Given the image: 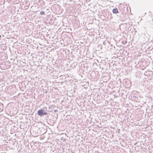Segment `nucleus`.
I'll use <instances>...</instances> for the list:
<instances>
[{"instance_id": "obj_10", "label": "nucleus", "mask_w": 153, "mask_h": 153, "mask_svg": "<svg viewBox=\"0 0 153 153\" xmlns=\"http://www.w3.org/2000/svg\"><path fill=\"white\" fill-rule=\"evenodd\" d=\"M2 70L4 69H2Z\"/></svg>"}, {"instance_id": "obj_9", "label": "nucleus", "mask_w": 153, "mask_h": 153, "mask_svg": "<svg viewBox=\"0 0 153 153\" xmlns=\"http://www.w3.org/2000/svg\"><path fill=\"white\" fill-rule=\"evenodd\" d=\"M1 37V35H0V37Z\"/></svg>"}, {"instance_id": "obj_6", "label": "nucleus", "mask_w": 153, "mask_h": 153, "mask_svg": "<svg viewBox=\"0 0 153 153\" xmlns=\"http://www.w3.org/2000/svg\"><path fill=\"white\" fill-rule=\"evenodd\" d=\"M57 111H57V110H55L54 111L55 112H57Z\"/></svg>"}, {"instance_id": "obj_4", "label": "nucleus", "mask_w": 153, "mask_h": 153, "mask_svg": "<svg viewBox=\"0 0 153 153\" xmlns=\"http://www.w3.org/2000/svg\"><path fill=\"white\" fill-rule=\"evenodd\" d=\"M40 14L41 15H44L45 14V12H44V11H41L40 12Z\"/></svg>"}, {"instance_id": "obj_7", "label": "nucleus", "mask_w": 153, "mask_h": 153, "mask_svg": "<svg viewBox=\"0 0 153 153\" xmlns=\"http://www.w3.org/2000/svg\"><path fill=\"white\" fill-rule=\"evenodd\" d=\"M142 70H144V68H142Z\"/></svg>"}, {"instance_id": "obj_1", "label": "nucleus", "mask_w": 153, "mask_h": 153, "mask_svg": "<svg viewBox=\"0 0 153 153\" xmlns=\"http://www.w3.org/2000/svg\"><path fill=\"white\" fill-rule=\"evenodd\" d=\"M37 114L38 115L40 116L46 115L47 114V113L45 111V110L43 109H41L38 111Z\"/></svg>"}, {"instance_id": "obj_3", "label": "nucleus", "mask_w": 153, "mask_h": 153, "mask_svg": "<svg viewBox=\"0 0 153 153\" xmlns=\"http://www.w3.org/2000/svg\"><path fill=\"white\" fill-rule=\"evenodd\" d=\"M3 105H0V112L3 111Z\"/></svg>"}, {"instance_id": "obj_8", "label": "nucleus", "mask_w": 153, "mask_h": 153, "mask_svg": "<svg viewBox=\"0 0 153 153\" xmlns=\"http://www.w3.org/2000/svg\"><path fill=\"white\" fill-rule=\"evenodd\" d=\"M53 72V71H51V72Z\"/></svg>"}, {"instance_id": "obj_5", "label": "nucleus", "mask_w": 153, "mask_h": 153, "mask_svg": "<svg viewBox=\"0 0 153 153\" xmlns=\"http://www.w3.org/2000/svg\"><path fill=\"white\" fill-rule=\"evenodd\" d=\"M147 72H146V73H144V75H147Z\"/></svg>"}, {"instance_id": "obj_2", "label": "nucleus", "mask_w": 153, "mask_h": 153, "mask_svg": "<svg viewBox=\"0 0 153 153\" xmlns=\"http://www.w3.org/2000/svg\"><path fill=\"white\" fill-rule=\"evenodd\" d=\"M112 12L114 13H118V10L117 8L114 9L112 10Z\"/></svg>"}]
</instances>
